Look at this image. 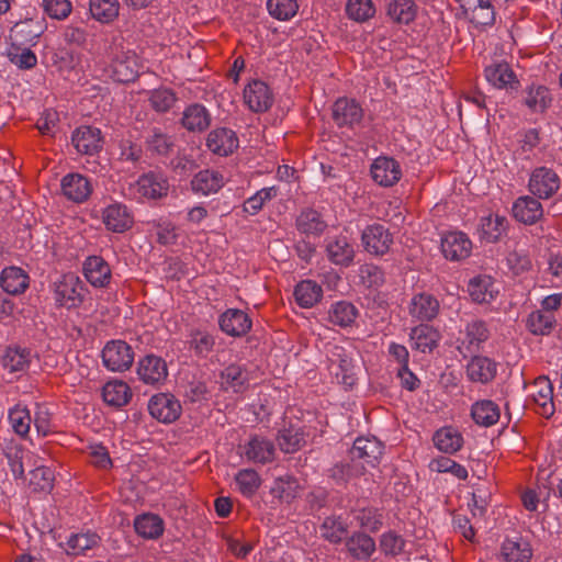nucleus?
<instances>
[{"instance_id":"1","label":"nucleus","mask_w":562,"mask_h":562,"mask_svg":"<svg viewBox=\"0 0 562 562\" xmlns=\"http://www.w3.org/2000/svg\"><path fill=\"white\" fill-rule=\"evenodd\" d=\"M53 290L56 304L66 308L79 306L86 291L82 281L74 273L61 276L54 282Z\"/></svg>"},{"instance_id":"2","label":"nucleus","mask_w":562,"mask_h":562,"mask_svg":"<svg viewBox=\"0 0 562 562\" xmlns=\"http://www.w3.org/2000/svg\"><path fill=\"white\" fill-rule=\"evenodd\" d=\"M561 187L559 175L551 168L538 167L532 170L528 181L529 192L542 200L552 198Z\"/></svg>"},{"instance_id":"3","label":"nucleus","mask_w":562,"mask_h":562,"mask_svg":"<svg viewBox=\"0 0 562 562\" xmlns=\"http://www.w3.org/2000/svg\"><path fill=\"white\" fill-rule=\"evenodd\" d=\"M102 361L111 371H125L133 364L134 350L123 340L109 341L102 350Z\"/></svg>"},{"instance_id":"4","label":"nucleus","mask_w":562,"mask_h":562,"mask_svg":"<svg viewBox=\"0 0 562 562\" xmlns=\"http://www.w3.org/2000/svg\"><path fill=\"white\" fill-rule=\"evenodd\" d=\"M490 330L484 321L473 319L460 331L459 351L467 357L477 352L482 345L488 339Z\"/></svg>"},{"instance_id":"5","label":"nucleus","mask_w":562,"mask_h":562,"mask_svg":"<svg viewBox=\"0 0 562 562\" xmlns=\"http://www.w3.org/2000/svg\"><path fill=\"white\" fill-rule=\"evenodd\" d=\"M148 411L153 418L160 423L170 424L180 417L182 407L175 395L158 393L149 400Z\"/></svg>"},{"instance_id":"6","label":"nucleus","mask_w":562,"mask_h":562,"mask_svg":"<svg viewBox=\"0 0 562 562\" xmlns=\"http://www.w3.org/2000/svg\"><path fill=\"white\" fill-rule=\"evenodd\" d=\"M361 240L368 252L375 256H383L390 250L393 244V236L389 228L382 224L375 223L363 229Z\"/></svg>"},{"instance_id":"7","label":"nucleus","mask_w":562,"mask_h":562,"mask_svg":"<svg viewBox=\"0 0 562 562\" xmlns=\"http://www.w3.org/2000/svg\"><path fill=\"white\" fill-rule=\"evenodd\" d=\"M363 109L355 99L339 98L333 105V120L338 127L355 128L363 120Z\"/></svg>"},{"instance_id":"8","label":"nucleus","mask_w":562,"mask_h":562,"mask_svg":"<svg viewBox=\"0 0 562 562\" xmlns=\"http://www.w3.org/2000/svg\"><path fill=\"white\" fill-rule=\"evenodd\" d=\"M244 100L252 112L262 113L272 106L274 98L266 82L255 79L245 87Z\"/></svg>"},{"instance_id":"9","label":"nucleus","mask_w":562,"mask_h":562,"mask_svg":"<svg viewBox=\"0 0 562 562\" xmlns=\"http://www.w3.org/2000/svg\"><path fill=\"white\" fill-rule=\"evenodd\" d=\"M373 181L381 187H393L402 178V169L397 160L392 157L380 156L375 158L370 168Z\"/></svg>"},{"instance_id":"10","label":"nucleus","mask_w":562,"mask_h":562,"mask_svg":"<svg viewBox=\"0 0 562 562\" xmlns=\"http://www.w3.org/2000/svg\"><path fill=\"white\" fill-rule=\"evenodd\" d=\"M240 449L241 456L254 463L266 464L274 460V443L260 435L251 436Z\"/></svg>"},{"instance_id":"11","label":"nucleus","mask_w":562,"mask_h":562,"mask_svg":"<svg viewBox=\"0 0 562 562\" xmlns=\"http://www.w3.org/2000/svg\"><path fill=\"white\" fill-rule=\"evenodd\" d=\"M329 370L339 383L352 386L356 383L352 359L344 347L334 346L329 355Z\"/></svg>"},{"instance_id":"12","label":"nucleus","mask_w":562,"mask_h":562,"mask_svg":"<svg viewBox=\"0 0 562 562\" xmlns=\"http://www.w3.org/2000/svg\"><path fill=\"white\" fill-rule=\"evenodd\" d=\"M137 375L145 384L159 385L168 376L167 363L158 356L147 355L137 364Z\"/></svg>"},{"instance_id":"13","label":"nucleus","mask_w":562,"mask_h":562,"mask_svg":"<svg viewBox=\"0 0 562 562\" xmlns=\"http://www.w3.org/2000/svg\"><path fill=\"white\" fill-rule=\"evenodd\" d=\"M134 189L142 198L157 200L168 194L169 182L162 173L150 171L138 178Z\"/></svg>"},{"instance_id":"14","label":"nucleus","mask_w":562,"mask_h":562,"mask_svg":"<svg viewBox=\"0 0 562 562\" xmlns=\"http://www.w3.org/2000/svg\"><path fill=\"white\" fill-rule=\"evenodd\" d=\"M102 222L106 229L113 233H124L133 226L134 218L126 205L114 202L103 209Z\"/></svg>"},{"instance_id":"15","label":"nucleus","mask_w":562,"mask_h":562,"mask_svg":"<svg viewBox=\"0 0 562 562\" xmlns=\"http://www.w3.org/2000/svg\"><path fill=\"white\" fill-rule=\"evenodd\" d=\"M472 250V241L461 232H450L441 238V251L446 259L459 261L468 258Z\"/></svg>"},{"instance_id":"16","label":"nucleus","mask_w":562,"mask_h":562,"mask_svg":"<svg viewBox=\"0 0 562 562\" xmlns=\"http://www.w3.org/2000/svg\"><path fill=\"white\" fill-rule=\"evenodd\" d=\"M540 199L531 195H522L513 203V216L526 225L536 224L543 216V207Z\"/></svg>"},{"instance_id":"17","label":"nucleus","mask_w":562,"mask_h":562,"mask_svg":"<svg viewBox=\"0 0 562 562\" xmlns=\"http://www.w3.org/2000/svg\"><path fill=\"white\" fill-rule=\"evenodd\" d=\"M384 446L375 437H359L355 440L349 456L352 460H363L374 467L383 454Z\"/></svg>"},{"instance_id":"18","label":"nucleus","mask_w":562,"mask_h":562,"mask_svg":"<svg viewBox=\"0 0 562 562\" xmlns=\"http://www.w3.org/2000/svg\"><path fill=\"white\" fill-rule=\"evenodd\" d=\"M222 331L232 337L245 336L251 328V319L241 310L228 308L218 318Z\"/></svg>"},{"instance_id":"19","label":"nucleus","mask_w":562,"mask_h":562,"mask_svg":"<svg viewBox=\"0 0 562 562\" xmlns=\"http://www.w3.org/2000/svg\"><path fill=\"white\" fill-rule=\"evenodd\" d=\"M239 142L236 133L227 127H217L211 131L206 138V147L218 156H228L238 148Z\"/></svg>"},{"instance_id":"20","label":"nucleus","mask_w":562,"mask_h":562,"mask_svg":"<svg viewBox=\"0 0 562 562\" xmlns=\"http://www.w3.org/2000/svg\"><path fill=\"white\" fill-rule=\"evenodd\" d=\"M64 195L76 203H82L89 199L93 188L90 180L80 173H68L61 179Z\"/></svg>"},{"instance_id":"21","label":"nucleus","mask_w":562,"mask_h":562,"mask_svg":"<svg viewBox=\"0 0 562 562\" xmlns=\"http://www.w3.org/2000/svg\"><path fill=\"white\" fill-rule=\"evenodd\" d=\"M83 274L94 288H106L112 279L110 265L101 256H89L85 260Z\"/></svg>"},{"instance_id":"22","label":"nucleus","mask_w":562,"mask_h":562,"mask_svg":"<svg viewBox=\"0 0 562 562\" xmlns=\"http://www.w3.org/2000/svg\"><path fill=\"white\" fill-rule=\"evenodd\" d=\"M531 397L537 405V413L546 418L554 414L553 387L550 380L539 376L532 384Z\"/></svg>"},{"instance_id":"23","label":"nucleus","mask_w":562,"mask_h":562,"mask_svg":"<svg viewBox=\"0 0 562 562\" xmlns=\"http://www.w3.org/2000/svg\"><path fill=\"white\" fill-rule=\"evenodd\" d=\"M71 142L78 153L94 155L102 148L101 131L97 127L80 126L74 131Z\"/></svg>"},{"instance_id":"24","label":"nucleus","mask_w":562,"mask_h":562,"mask_svg":"<svg viewBox=\"0 0 562 562\" xmlns=\"http://www.w3.org/2000/svg\"><path fill=\"white\" fill-rule=\"evenodd\" d=\"M439 308V301L434 295L419 293L412 297L408 313L416 321L429 322L437 317Z\"/></svg>"},{"instance_id":"25","label":"nucleus","mask_w":562,"mask_h":562,"mask_svg":"<svg viewBox=\"0 0 562 562\" xmlns=\"http://www.w3.org/2000/svg\"><path fill=\"white\" fill-rule=\"evenodd\" d=\"M327 258L335 265L349 266L355 256L352 245L346 236H334L326 239Z\"/></svg>"},{"instance_id":"26","label":"nucleus","mask_w":562,"mask_h":562,"mask_svg":"<svg viewBox=\"0 0 562 562\" xmlns=\"http://www.w3.org/2000/svg\"><path fill=\"white\" fill-rule=\"evenodd\" d=\"M211 121L212 117L209 110L200 103L187 106L181 117L182 126L192 133L204 132L211 125Z\"/></svg>"},{"instance_id":"27","label":"nucleus","mask_w":562,"mask_h":562,"mask_svg":"<svg viewBox=\"0 0 562 562\" xmlns=\"http://www.w3.org/2000/svg\"><path fill=\"white\" fill-rule=\"evenodd\" d=\"M496 372V362L484 356H473L467 366V376L472 382L486 384L495 378Z\"/></svg>"},{"instance_id":"28","label":"nucleus","mask_w":562,"mask_h":562,"mask_svg":"<svg viewBox=\"0 0 562 562\" xmlns=\"http://www.w3.org/2000/svg\"><path fill=\"white\" fill-rule=\"evenodd\" d=\"M468 292L474 302L486 304L496 297L498 288L492 277L483 274L474 277L469 281Z\"/></svg>"},{"instance_id":"29","label":"nucleus","mask_w":562,"mask_h":562,"mask_svg":"<svg viewBox=\"0 0 562 562\" xmlns=\"http://www.w3.org/2000/svg\"><path fill=\"white\" fill-rule=\"evenodd\" d=\"M31 363V351L20 346H9L1 356V366L8 373L25 372Z\"/></svg>"},{"instance_id":"30","label":"nucleus","mask_w":562,"mask_h":562,"mask_svg":"<svg viewBox=\"0 0 562 562\" xmlns=\"http://www.w3.org/2000/svg\"><path fill=\"white\" fill-rule=\"evenodd\" d=\"M113 78L119 82H131L139 74V64L137 56L132 53H123L112 63Z\"/></svg>"},{"instance_id":"31","label":"nucleus","mask_w":562,"mask_h":562,"mask_svg":"<svg viewBox=\"0 0 562 562\" xmlns=\"http://www.w3.org/2000/svg\"><path fill=\"white\" fill-rule=\"evenodd\" d=\"M224 177L221 172L211 169L199 171L191 180L193 192L202 195L216 193L224 186Z\"/></svg>"},{"instance_id":"32","label":"nucleus","mask_w":562,"mask_h":562,"mask_svg":"<svg viewBox=\"0 0 562 562\" xmlns=\"http://www.w3.org/2000/svg\"><path fill=\"white\" fill-rule=\"evenodd\" d=\"M0 285L8 294L19 295L29 288V276L19 267H7L0 274Z\"/></svg>"},{"instance_id":"33","label":"nucleus","mask_w":562,"mask_h":562,"mask_svg":"<svg viewBox=\"0 0 562 562\" xmlns=\"http://www.w3.org/2000/svg\"><path fill=\"white\" fill-rule=\"evenodd\" d=\"M508 220L498 214H490L480 220L479 232L481 239L487 243H496L506 233Z\"/></svg>"},{"instance_id":"34","label":"nucleus","mask_w":562,"mask_h":562,"mask_svg":"<svg viewBox=\"0 0 562 562\" xmlns=\"http://www.w3.org/2000/svg\"><path fill=\"white\" fill-rule=\"evenodd\" d=\"M99 543L100 537L95 532H79L70 535L66 542H59V547L68 555H80L98 547Z\"/></svg>"},{"instance_id":"35","label":"nucleus","mask_w":562,"mask_h":562,"mask_svg":"<svg viewBox=\"0 0 562 562\" xmlns=\"http://www.w3.org/2000/svg\"><path fill=\"white\" fill-rule=\"evenodd\" d=\"M486 80L498 89L517 88L518 81L508 64L494 63L485 68Z\"/></svg>"},{"instance_id":"36","label":"nucleus","mask_w":562,"mask_h":562,"mask_svg":"<svg viewBox=\"0 0 562 562\" xmlns=\"http://www.w3.org/2000/svg\"><path fill=\"white\" fill-rule=\"evenodd\" d=\"M409 338L413 349L430 353L438 346L440 335L430 326L419 325L412 329Z\"/></svg>"},{"instance_id":"37","label":"nucleus","mask_w":562,"mask_h":562,"mask_svg":"<svg viewBox=\"0 0 562 562\" xmlns=\"http://www.w3.org/2000/svg\"><path fill=\"white\" fill-rule=\"evenodd\" d=\"M346 549L356 560H368L375 551V541L364 532H355L346 540Z\"/></svg>"},{"instance_id":"38","label":"nucleus","mask_w":562,"mask_h":562,"mask_svg":"<svg viewBox=\"0 0 562 562\" xmlns=\"http://www.w3.org/2000/svg\"><path fill=\"white\" fill-rule=\"evenodd\" d=\"M295 225L297 231L306 236H319L327 227L321 213L313 209L303 210L296 217Z\"/></svg>"},{"instance_id":"39","label":"nucleus","mask_w":562,"mask_h":562,"mask_svg":"<svg viewBox=\"0 0 562 562\" xmlns=\"http://www.w3.org/2000/svg\"><path fill=\"white\" fill-rule=\"evenodd\" d=\"M434 445L445 453H456L463 446L461 432L451 426L438 429L432 437Z\"/></svg>"},{"instance_id":"40","label":"nucleus","mask_w":562,"mask_h":562,"mask_svg":"<svg viewBox=\"0 0 562 562\" xmlns=\"http://www.w3.org/2000/svg\"><path fill=\"white\" fill-rule=\"evenodd\" d=\"M471 416L475 424L483 427H490L499 420L501 411L495 402L491 400H481L472 405Z\"/></svg>"},{"instance_id":"41","label":"nucleus","mask_w":562,"mask_h":562,"mask_svg":"<svg viewBox=\"0 0 562 562\" xmlns=\"http://www.w3.org/2000/svg\"><path fill=\"white\" fill-rule=\"evenodd\" d=\"M145 146L148 151L158 156H168L175 146L173 137L159 127H151L146 137Z\"/></svg>"},{"instance_id":"42","label":"nucleus","mask_w":562,"mask_h":562,"mask_svg":"<svg viewBox=\"0 0 562 562\" xmlns=\"http://www.w3.org/2000/svg\"><path fill=\"white\" fill-rule=\"evenodd\" d=\"M357 317L358 308L348 301L335 302L328 310V322L342 328L352 325Z\"/></svg>"},{"instance_id":"43","label":"nucleus","mask_w":562,"mask_h":562,"mask_svg":"<svg viewBox=\"0 0 562 562\" xmlns=\"http://www.w3.org/2000/svg\"><path fill=\"white\" fill-rule=\"evenodd\" d=\"M276 440L282 452L294 453L305 445V435L300 427L290 425L279 430Z\"/></svg>"},{"instance_id":"44","label":"nucleus","mask_w":562,"mask_h":562,"mask_svg":"<svg viewBox=\"0 0 562 562\" xmlns=\"http://www.w3.org/2000/svg\"><path fill=\"white\" fill-rule=\"evenodd\" d=\"M130 386L123 381H110L102 389L104 402L114 407H122L131 400Z\"/></svg>"},{"instance_id":"45","label":"nucleus","mask_w":562,"mask_h":562,"mask_svg":"<svg viewBox=\"0 0 562 562\" xmlns=\"http://www.w3.org/2000/svg\"><path fill=\"white\" fill-rule=\"evenodd\" d=\"M294 296L301 307L314 306L323 296V289L313 280H303L294 289Z\"/></svg>"},{"instance_id":"46","label":"nucleus","mask_w":562,"mask_h":562,"mask_svg":"<svg viewBox=\"0 0 562 562\" xmlns=\"http://www.w3.org/2000/svg\"><path fill=\"white\" fill-rule=\"evenodd\" d=\"M134 528L143 538L157 539L164 532V521L158 515L143 514L135 518Z\"/></svg>"},{"instance_id":"47","label":"nucleus","mask_w":562,"mask_h":562,"mask_svg":"<svg viewBox=\"0 0 562 562\" xmlns=\"http://www.w3.org/2000/svg\"><path fill=\"white\" fill-rule=\"evenodd\" d=\"M89 12L95 21L109 24L119 16L120 2L117 0H90Z\"/></svg>"},{"instance_id":"48","label":"nucleus","mask_w":562,"mask_h":562,"mask_svg":"<svg viewBox=\"0 0 562 562\" xmlns=\"http://www.w3.org/2000/svg\"><path fill=\"white\" fill-rule=\"evenodd\" d=\"M506 562H528L532 555L530 544L525 540H505L501 549Z\"/></svg>"},{"instance_id":"49","label":"nucleus","mask_w":562,"mask_h":562,"mask_svg":"<svg viewBox=\"0 0 562 562\" xmlns=\"http://www.w3.org/2000/svg\"><path fill=\"white\" fill-rule=\"evenodd\" d=\"M321 536L330 543H339L348 533V525L339 516L326 517L321 527Z\"/></svg>"},{"instance_id":"50","label":"nucleus","mask_w":562,"mask_h":562,"mask_svg":"<svg viewBox=\"0 0 562 562\" xmlns=\"http://www.w3.org/2000/svg\"><path fill=\"white\" fill-rule=\"evenodd\" d=\"M555 324L554 315L541 310L530 313L527 318V327L533 335H549L555 327Z\"/></svg>"},{"instance_id":"51","label":"nucleus","mask_w":562,"mask_h":562,"mask_svg":"<svg viewBox=\"0 0 562 562\" xmlns=\"http://www.w3.org/2000/svg\"><path fill=\"white\" fill-rule=\"evenodd\" d=\"M248 381L247 372L239 366L231 364L221 372V385L225 389H232L234 392L244 390Z\"/></svg>"},{"instance_id":"52","label":"nucleus","mask_w":562,"mask_h":562,"mask_svg":"<svg viewBox=\"0 0 562 562\" xmlns=\"http://www.w3.org/2000/svg\"><path fill=\"white\" fill-rule=\"evenodd\" d=\"M506 265L514 276H521L532 269L529 250L515 247L506 257Z\"/></svg>"},{"instance_id":"53","label":"nucleus","mask_w":562,"mask_h":562,"mask_svg":"<svg viewBox=\"0 0 562 562\" xmlns=\"http://www.w3.org/2000/svg\"><path fill=\"white\" fill-rule=\"evenodd\" d=\"M330 477L337 483H347L349 480L356 476H360L364 472V467L357 460L341 461L336 463L330 470Z\"/></svg>"},{"instance_id":"54","label":"nucleus","mask_w":562,"mask_h":562,"mask_svg":"<svg viewBox=\"0 0 562 562\" xmlns=\"http://www.w3.org/2000/svg\"><path fill=\"white\" fill-rule=\"evenodd\" d=\"M9 422L13 431L24 438L31 429L32 417L26 406L16 404L9 411Z\"/></svg>"},{"instance_id":"55","label":"nucleus","mask_w":562,"mask_h":562,"mask_svg":"<svg viewBox=\"0 0 562 562\" xmlns=\"http://www.w3.org/2000/svg\"><path fill=\"white\" fill-rule=\"evenodd\" d=\"M14 37L20 40L22 44L35 43V41L43 34V24L33 19L20 21L13 29Z\"/></svg>"},{"instance_id":"56","label":"nucleus","mask_w":562,"mask_h":562,"mask_svg":"<svg viewBox=\"0 0 562 562\" xmlns=\"http://www.w3.org/2000/svg\"><path fill=\"white\" fill-rule=\"evenodd\" d=\"M235 483L244 496L251 497L260 487L261 479L254 469H243L235 474Z\"/></svg>"},{"instance_id":"57","label":"nucleus","mask_w":562,"mask_h":562,"mask_svg":"<svg viewBox=\"0 0 562 562\" xmlns=\"http://www.w3.org/2000/svg\"><path fill=\"white\" fill-rule=\"evenodd\" d=\"M415 9L413 0H391L387 5V14L398 23L408 24L415 18Z\"/></svg>"},{"instance_id":"58","label":"nucleus","mask_w":562,"mask_h":562,"mask_svg":"<svg viewBox=\"0 0 562 562\" xmlns=\"http://www.w3.org/2000/svg\"><path fill=\"white\" fill-rule=\"evenodd\" d=\"M353 519L361 528L371 532L378 531L382 526V515L373 507L355 509Z\"/></svg>"},{"instance_id":"59","label":"nucleus","mask_w":562,"mask_h":562,"mask_svg":"<svg viewBox=\"0 0 562 562\" xmlns=\"http://www.w3.org/2000/svg\"><path fill=\"white\" fill-rule=\"evenodd\" d=\"M550 102L549 90L543 86L530 87L525 98V104L533 112H543Z\"/></svg>"},{"instance_id":"60","label":"nucleus","mask_w":562,"mask_h":562,"mask_svg":"<svg viewBox=\"0 0 562 562\" xmlns=\"http://www.w3.org/2000/svg\"><path fill=\"white\" fill-rule=\"evenodd\" d=\"M267 9L271 16L286 21L296 14L299 4L296 0H268Z\"/></svg>"},{"instance_id":"61","label":"nucleus","mask_w":562,"mask_h":562,"mask_svg":"<svg viewBox=\"0 0 562 562\" xmlns=\"http://www.w3.org/2000/svg\"><path fill=\"white\" fill-rule=\"evenodd\" d=\"M177 101L176 93L168 88H159L150 91L149 103L159 113L168 112Z\"/></svg>"},{"instance_id":"62","label":"nucleus","mask_w":562,"mask_h":562,"mask_svg":"<svg viewBox=\"0 0 562 562\" xmlns=\"http://www.w3.org/2000/svg\"><path fill=\"white\" fill-rule=\"evenodd\" d=\"M348 16L357 22H364L375 13L371 0H348L346 5Z\"/></svg>"},{"instance_id":"63","label":"nucleus","mask_w":562,"mask_h":562,"mask_svg":"<svg viewBox=\"0 0 562 562\" xmlns=\"http://www.w3.org/2000/svg\"><path fill=\"white\" fill-rule=\"evenodd\" d=\"M190 347L199 357H206L215 345V339L212 334L205 330H194L190 335Z\"/></svg>"},{"instance_id":"64","label":"nucleus","mask_w":562,"mask_h":562,"mask_svg":"<svg viewBox=\"0 0 562 562\" xmlns=\"http://www.w3.org/2000/svg\"><path fill=\"white\" fill-rule=\"evenodd\" d=\"M8 57L10 61L20 69H32L37 64L35 53L27 47L13 46L9 50Z\"/></svg>"}]
</instances>
